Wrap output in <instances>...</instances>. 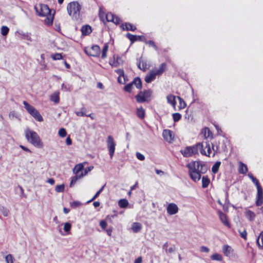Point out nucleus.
<instances>
[{
	"mask_svg": "<svg viewBox=\"0 0 263 263\" xmlns=\"http://www.w3.org/2000/svg\"><path fill=\"white\" fill-rule=\"evenodd\" d=\"M136 157L138 159L141 161H143L145 159L144 156L139 152H137L136 154Z\"/></svg>",
	"mask_w": 263,
	"mask_h": 263,
	"instance_id": "nucleus-56",
	"label": "nucleus"
},
{
	"mask_svg": "<svg viewBox=\"0 0 263 263\" xmlns=\"http://www.w3.org/2000/svg\"><path fill=\"white\" fill-rule=\"evenodd\" d=\"M120 27L122 28L123 30H125L127 31L130 30L134 31L136 29V27L129 23H125L124 24H122L120 25Z\"/></svg>",
	"mask_w": 263,
	"mask_h": 263,
	"instance_id": "nucleus-16",
	"label": "nucleus"
},
{
	"mask_svg": "<svg viewBox=\"0 0 263 263\" xmlns=\"http://www.w3.org/2000/svg\"><path fill=\"white\" fill-rule=\"evenodd\" d=\"M71 228V224L69 222H66L64 223V230L66 232H68L70 231Z\"/></svg>",
	"mask_w": 263,
	"mask_h": 263,
	"instance_id": "nucleus-51",
	"label": "nucleus"
},
{
	"mask_svg": "<svg viewBox=\"0 0 263 263\" xmlns=\"http://www.w3.org/2000/svg\"><path fill=\"white\" fill-rule=\"evenodd\" d=\"M221 164L220 161H216L212 167V172L214 174H216L219 170V167Z\"/></svg>",
	"mask_w": 263,
	"mask_h": 263,
	"instance_id": "nucleus-33",
	"label": "nucleus"
},
{
	"mask_svg": "<svg viewBox=\"0 0 263 263\" xmlns=\"http://www.w3.org/2000/svg\"><path fill=\"white\" fill-rule=\"evenodd\" d=\"M5 260L7 263H13V256L11 254H8L5 257Z\"/></svg>",
	"mask_w": 263,
	"mask_h": 263,
	"instance_id": "nucleus-54",
	"label": "nucleus"
},
{
	"mask_svg": "<svg viewBox=\"0 0 263 263\" xmlns=\"http://www.w3.org/2000/svg\"><path fill=\"white\" fill-rule=\"evenodd\" d=\"M211 134H212V133L209 128L206 127L204 128V136L205 137H210V136Z\"/></svg>",
	"mask_w": 263,
	"mask_h": 263,
	"instance_id": "nucleus-59",
	"label": "nucleus"
},
{
	"mask_svg": "<svg viewBox=\"0 0 263 263\" xmlns=\"http://www.w3.org/2000/svg\"><path fill=\"white\" fill-rule=\"evenodd\" d=\"M93 167V166H90L87 167L85 169H84V173H81L83 175V176L86 175L89 172L91 171Z\"/></svg>",
	"mask_w": 263,
	"mask_h": 263,
	"instance_id": "nucleus-57",
	"label": "nucleus"
},
{
	"mask_svg": "<svg viewBox=\"0 0 263 263\" xmlns=\"http://www.w3.org/2000/svg\"><path fill=\"white\" fill-rule=\"evenodd\" d=\"M116 72L119 75V77H124V72L123 69H117Z\"/></svg>",
	"mask_w": 263,
	"mask_h": 263,
	"instance_id": "nucleus-61",
	"label": "nucleus"
},
{
	"mask_svg": "<svg viewBox=\"0 0 263 263\" xmlns=\"http://www.w3.org/2000/svg\"><path fill=\"white\" fill-rule=\"evenodd\" d=\"M166 64L165 63H162L159 68L155 71L157 75L161 74L166 69Z\"/></svg>",
	"mask_w": 263,
	"mask_h": 263,
	"instance_id": "nucleus-26",
	"label": "nucleus"
},
{
	"mask_svg": "<svg viewBox=\"0 0 263 263\" xmlns=\"http://www.w3.org/2000/svg\"><path fill=\"white\" fill-rule=\"evenodd\" d=\"M157 76V73H155V71H151L145 76V81L147 83H151L156 79Z\"/></svg>",
	"mask_w": 263,
	"mask_h": 263,
	"instance_id": "nucleus-14",
	"label": "nucleus"
},
{
	"mask_svg": "<svg viewBox=\"0 0 263 263\" xmlns=\"http://www.w3.org/2000/svg\"><path fill=\"white\" fill-rule=\"evenodd\" d=\"M49 15L47 16L45 20V23L48 25H51L53 23V16H51L50 15V13L49 14Z\"/></svg>",
	"mask_w": 263,
	"mask_h": 263,
	"instance_id": "nucleus-43",
	"label": "nucleus"
},
{
	"mask_svg": "<svg viewBox=\"0 0 263 263\" xmlns=\"http://www.w3.org/2000/svg\"><path fill=\"white\" fill-rule=\"evenodd\" d=\"M121 22L120 18L118 17L117 16H115V20H114V22H112L114 23H115L116 25L119 24L120 22Z\"/></svg>",
	"mask_w": 263,
	"mask_h": 263,
	"instance_id": "nucleus-63",
	"label": "nucleus"
},
{
	"mask_svg": "<svg viewBox=\"0 0 263 263\" xmlns=\"http://www.w3.org/2000/svg\"><path fill=\"white\" fill-rule=\"evenodd\" d=\"M246 216L250 221H252L254 220L255 215L253 212L249 210L246 212Z\"/></svg>",
	"mask_w": 263,
	"mask_h": 263,
	"instance_id": "nucleus-31",
	"label": "nucleus"
},
{
	"mask_svg": "<svg viewBox=\"0 0 263 263\" xmlns=\"http://www.w3.org/2000/svg\"><path fill=\"white\" fill-rule=\"evenodd\" d=\"M248 171V169L247 165L242 162H240L238 167L239 173L241 174H246Z\"/></svg>",
	"mask_w": 263,
	"mask_h": 263,
	"instance_id": "nucleus-22",
	"label": "nucleus"
},
{
	"mask_svg": "<svg viewBox=\"0 0 263 263\" xmlns=\"http://www.w3.org/2000/svg\"><path fill=\"white\" fill-rule=\"evenodd\" d=\"M25 137L28 142L37 147H41L43 143L40 136L34 131L30 129L28 127L25 130Z\"/></svg>",
	"mask_w": 263,
	"mask_h": 263,
	"instance_id": "nucleus-2",
	"label": "nucleus"
},
{
	"mask_svg": "<svg viewBox=\"0 0 263 263\" xmlns=\"http://www.w3.org/2000/svg\"><path fill=\"white\" fill-rule=\"evenodd\" d=\"M137 116L140 119H143L145 117V110L142 107H140L137 109L136 111Z\"/></svg>",
	"mask_w": 263,
	"mask_h": 263,
	"instance_id": "nucleus-27",
	"label": "nucleus"
},
{
	"mask_svg": "<svg viewBox=\"0 0 263 263\" xmlns=\"http://www.w3.org/2000/svg\"><path fill=\"white\" fill-rule=\"evenodd\" d=\"M118 205L121 208H125L128 205V201L126 199H121L119 200Z\"/></svg>",
	"mask_w": 263,
	"mask_h": 263,
	"instance_id": "nucleus-32",
	"label": "nucleus"
},
{
	"mask_svg": "<svg viewBox=\"0 0 263 263\" xmlns=\"http://www.w3.org/2000/svg\"><path fill=\"white\" fill-rule=\"evenodd\" d=\"M197 146L195 144L192 146H188L184 148L183 149L180 150L181 154L184 157H190L193 155L197 154Z\"/></svg>",
	"mask_w": 263,
	"mask_h": 263,
	"instance_id": "nucleus-5",
	"label": "nucleus"
},
{
	"mask_svg": "<svg viewBox=\"0 0 263 263\" xmlns=\"http://www.w3.org/2000/svg\"><path fill=\"white\" fill-rule=\"evenodd\" d=\"M211 258L213 260L221 261L222 260V256L218 253H214L211 255Z\"/></svg>",
	"mask_w": 263,
	"mask_h": 263,
	"instance_id": "nucleus-38",
	"label": "nucleus"
},
{
	"mask_svg": "<svg viewBox=\"0 0 263 263\" xmlns=\"http://www.w3.org/2000/svg\"><path fill=\"white\" fill-rule=\"evenodd\" d=\"M173 121L174 122L179 121L181 118V115L180 113L176 112L172 115Z\"/></svg>",
	"mask_w": 263,
	"mask_h": 263,
	"instance_id": "nucleus-42",
	"label": "nucleus"
},
{
	"mask_svg": "<svg viewBox=\"0 0 263 263\" xmlns=\"http://www.w3.org/2000/svg\"><path fill=\"white\" fill-rule=\"evenodd\" d=\"M84 165L82 163L77 164L73 168V172L74 174L80 175L81 173H84Z\"/></svg>",
	"mask_w": 263,
	"mask_h": 263,
	"instance_id": "nucleus-20",
	"label": "nucleus"
},
{
	"mask_svg": "<svg viewBox=\"0 0 263 263\" xmlns=\"http://www.w3.org/2000/svg\"><path fill=\"white\" fill-rule=\"evenodd\" d=\"M231 250V247L228 245H224L223 247V252L227 256H228V254H230Z\"/></svg>",
	"mask_w": 263,
	"mask_h": 263,
	"instance_id": "nucleus-47",
	"label": "nucleus"
},
{
	"mask_svg": "<svg viewBox=\"0 0 263 263\" xmlns=\"http://www.w3.org/2000/svg\"><path fill=\"white\" fill-rule=\"evenodd\" d=\"M85 52L88 55L98 57L100 54V48L97 45H94L90 48H85Z\"/></svg>",
	"mask_w": 263,
	"mask_h": 263,
	"instance_id": "nucleus-7",
	"label": "nucleus"
},
{
	"mask_svg": "<svg viewBox=\"0 0 263 263\" xmlns=\"http://www.w3.org/2000/svg\"><path fill=\"white\" fill-rule=\"evenodd\" d=\"M256 188L257 193L255 204L256 206H259L261 205L263 203V190L261 185Z\"/></svg>",
	"mask_w": 263,
	"mask_h": 263,
	"instance_id": "nucleus-10",
	"label": "nucleus"
},
{
	"mask_svg": "<svg viewBox=\"0 0 263 263\" xmlns=\"http://www.w3.org/2000/svg\"><path fill=\"white\" fill-rule=\"evenodd\" d=\"M131 228L134 232L138 233L142 229V225L139 222H134L132 225Z\"/></svg>",
	"mask_w": 263,
	"mask_h": 263,
	"instance_id": "nucleus-24",
	"label": "nucleus"
},
{
	"mask_svg": "<svg viewBox=\"0 0 263 263\" xmlns=\"http://www.w3.org/2000/svg\"><path fill=\"white\" fill-rule=\"evenodd\" d=\"M218 213L221 222L226 227L230 228L231 224L228 220L227 215L221 211H219Z\"/></svg>",
	"mask_w": 263,
	"mask_h": 263,
	"instance_id": "nucleus-13",
	"label": "nucleus"
},
{
	"mask_svg": "<svg viewBox=\"0 0 263 263\" xmlns=\"http://www.w3.org/2000/svg\"><path fill=\"white\" fill-rule=\"evenodd\" d=\"M210 182V179L208 176H203L202 178V187L203 188H206L209 185Z\"/></svg>",
	"mask_w": 263,
	"mask_h": 263,
	"instance_id": "nucleus-29",
	"label": "nucleus"
},
{
	"mask_svg": "<svg viewBox=\"0 0 263 263\" xmlns=\"http://www.w3.org/2000/svg\"><path fill=\"white\" fill-rule=\"evenodd\" d=\"M106 142L110 158L112 159L115 151L116 142L111 136L107 137Z\"/></svg>",
	"mask_w": 263,
	"mask_h": 263,
	"instance_id": "nucleus-6",
	"label": "nucleus"
},
{
	"mask_svg": "<svg viewBox=\"0 0 263 263\" xmlns=\"http://www.w3.org/2000/svg\"><path fill=\"white\" fill-rule=\"evenodd\" d=\"M175 250H176L175 246L173 245L172 246H171L167 249V252L166 253H172L174 252L175 251Z\"/></svg>",
	"mask_w": 263,
	"mask_h": 263,
	"instance_id": "nucleus-62",
	"label": "nucleus"
},
{
	"mask_svg": "<svg viewBox=\"0 0 263 263\" xmlns=\"http://www.w3.org/2000/svg\"><path fill=\"white\" fill-rule=\"evenodd\" d=\"M82 177L83 176L82 173H81L80 175L75 174V175L71 178V180L70 183V186L72 187L74 184L76 183L77 180Z\"/></svg>",
	"mask_w": 263,
	"mask_h": 263,
	"instance_id": "nucleus-28",
	"label": "nucleus"
},
{
	"mask_svg": "<svg viewBox=\"0 0 263 263\" xmlns=\"http://www.w3.org/2000/svg\"><path fill=\"white\" fill-rule=\"evenodd\" d=\"M24 105V107L28 111V112L36 120L39 122H42L43 118L39 111L35 109L31 105L29 104L27 101H24L23 102Z\"/></svg>",
	"mask_w": 263,
	"mask_h": 263,
	"instance_id": "nucleus-3",
	"label": "nucleus"
},
{
	"mask_svg": "<svg viewBox=\"0 0 263 263\" xmlns=\"http://www.w3.org/2000/svg\"><path fill=\"white\" fill-rule=\"evenodd\" d=\"M51 100L55 103H58L60 101L59 96L58 93H54L51 96Z\"/></svg>",
	"mask_w": 263,
	"mask_h": 263,
	"instance_id": "nucleus-45",
	"label": "nucleus"
},
{
	"mask_svg": "<svg viewBox=\"0 0 263 263\" xmlns=\"http://www.w3.org/2000/svg\"><path fill=\"white\" fill-rule=\"evenodd\" d=\"M99 224L103 230H105L107 227V222L105 220H102L100 221Z\"/></svg>",
	"mask_w": 263,
	"mask_h": 263,
	"instance_id": "nucleus-55",
	"label": "nucleus"
},
{
	"mask_svg": "<svg viewBox=\"0 0 263 263\" xmlns=\"http://www.w3.org/2000/svg\"><path fill=\"white\" fill-rule=\"evenodd\" d=\"M200 251L202 252L208 253L210 251V249L205 246H202L200 248Z\"/></svg>",
	"mask_w": 263,
	"mask_h": 263,
	"instance_id": "nucleus-64",
	"label": "nucleus"
},
{
	"mask_svg": "<svg viewBox=\"0 0 263 263\" xmlns=\"http://www.w3.org/2000/svg\"><path fill=\"white\" fill-rule=\"evenodd\" d=\"M256 243L260 249L263 250V231L260 233L256 240Z\"/></svg>",
	"mask_w": 263,
	"mask_h": 263,
	"instance_id": "nucleus-23",
	"label": "nucleus"
},
{
	"mask_svg": "<svg viewBox=\"0 0 263 263\" xmlns=\"http://www.w3.org/2000/svg\"><path fill=\"white\" fill-rule=\"evenodd\" d=\"M115 15L113 13L110 12L106 14L105 17L106 20L107 22H114V20H115Z\"/></svg>",
	"mask_w": 263,
	"mask_h": 263,
	"instance_id": "nucleus-41",
	"label": "nucleus"
},
{
	"mask_svg": "<svg viewBox=\"0 0 263 263\" xmlns=\"http://www.w3.org/2000/svg\"><path fill=\"white\" fill-rule=\"evenodd\" d=\"M106 184H105L104 185H103L100 190L97 192V193L95 194V195L93 196V197L88 201H87V203H89L91 202L92 201L94 200L95 199H96L99 195L101 194V193L103 191L104 187L105 186Z\"/></svg>",
	"mask_w": 263,
	"mask_h": 263,
	"instance_id": "nucleus-35",
	"label": "nucleus"
},
{
	"mask_svg": "<svg viewBox=\"0 0 263 263\" xmlns=\"http://www.w3.org/2000/svg\"><path fill=\"white\" fill-rule=\"evenodd\" d=\"M239 233L241 238H243L245 240H247V232L246 229H243L242 231L239 230Z\"/></svg>",
	"mask_w": 263,
	"mask_h": 263,
	"instance_id": "nucleus-53",
	"label": "nucleus"
},
{
	"mask_svg": "<svg viewBox=\"0 0 263 263\" xmlns=\"http://www.w3.org/2000/svg\"><path fill=\"white\" fill-rule=\"evenodd\" d=\"M81 8V5L76 1L69 3L67 6L68 14L74 21L80 20V11Z\"/></svg>",
	"mask_w": 263,
	"mask_h": 263,
	"instance_id": "nucleus-1",
	"label": "nucleus"
},
{
	"mask_svg": "<svg viewBox=\"0 0 263 263\" xmlns=\"http://www.w3.org/2000/svg\"><path fill=\"white\" fill-rule=\"evenodd\" d=\"M166 99L167 103L170 104L175 109L176 105V96L170 94L167 96Z\"/></svg>",
	"mask_w": 263,
	"mask_h": 263,
	"instance_id": "nucleus-18",
	"label": "nucleus"
},
{
	"mask_svg": "<svg viewBox=\"0 0 263 263\" xmlns=\"http://www.w3.org/2000/svg\"><path fill=\"white\" fill-rule=\"evenodd\" d=\"M22 35V38L24 40H26L29 41H31V37L30 34L28 33H23L21 34Z\"/></svg>",
	"mask_w": 263,
	"mask_h": 263,
	"instance_id": "nucleus-52",
	"label": "nucleus"
},
{
	"mask_svg": "<svg viewBox=\"0 0 263 263\" xmlns=\"http://www.w3.org/2000/svg\"><path fill=\"white\" fill-rule=\"evenodd\" d=\"M135 98L138 103H144L149 101V99H146L144 96L142 94V91L139 92L135 96Z\"/></svg>",
	"mask_w": 263,
	"mask_h": 263,
	"instance_id": "nucleus-21",
	"label": "nucleus"
},
{
	"mask_svg": "<svg viewBox=\"0 0 263 263\" xmlns=\"http://www.w3.org/2000/svg\"><path fill=\"white\" fill-rule=\"evenodd\" d=\"M141 62H142L141 70L144 71H146V69H147L146 62L143 61L142 60H141Z\"/></svg>",
	"mask_w": 263,
	"mask_h": 263,
	"instance_id": "nucleus-60",
	"label": "nucleus"
},
{
	"mask_svg": "<svg viewBox=\"0 0 263 263\" xmlns=\"http://www.w3.org/2000/svg\"><path fill=\"white\" fill-rule=\"evenodd\" d=\"M81 202L78 201H74L70 203L71 206L72 208H77L80 205H81Z\"/></svg>",
	"mask_w": 263,
	"mask_h": 263,
	"instance_id": "nucleus-58",
	"label": "nucleus"
},
{
	"mask_svg": "<svg viewBox=\"0 0 263 263\" xmlns=\"http://www.w3.org/2000/svg\"><path fill=\"white\" fill-rule=\"evenodd\" d=\"M166 211L169 215H175L178 212V207L175 203H171L168 204Z\"/></svg>",
	"mask_w": 263,
	"mask_h": 263,
	"instance_id": "nucleus-12",
	"label": "nucleus"
},
{
	"mask_svg": "<svg viewBox=\"0 0 263 263\" xmlns=\"http://www.w3.org/2000/svg\"><path fill=\"white\" fill-rule=\"evenodd\" d=\"M162 135L164 139L167 141H171L173 138L172 132L169 129H164L163 131Z\"/></svg>",
	"mask_w": 263,
	"mask_h": 263,
	"instance_id": "nucleus-19",
	"label": "nucleus"
},
{
	"mask_svg": "<svg viewBox=\"0 0 263 263\" xmlns=\"http://www.w3.org/2000/svg\"><path fill=\"white\" fill-rule=\"evenodd\" d=\"M59 135L61 137H65L67 135V132L64 128H61L58 132Z\"/></svg>",
	"mask_w": 263,
	"mask_h": 263,
	"instance_id": "nucleus-48",
	"label": "nucleus"
},
{
	"mask_svg": "<svg viewBox=\"0 0 263 263\" xmlns=\"http://www.w3.org/2000/svg\"><path fill=\"white\" fill-rule=\"evenodd\" d=\"M177 99L179 102V105L178 106L179 109L180 110L186 107V104L184 100L179 96H177Z\"/></svg>",
	"mask_w": 263,
	"mask_h": 263,
	"instance_id": "nucleus-34",
	"label": "nucleus"
},
{
	"mask_svg": "<svg viewBox=\"0 0 263 263\" xmlns=\"http://www.w3.org/2000/svg\"><path fill=\"white\" fill-rule=\"evenodd\" d=\"M195 162L196 169L200 174H205L209 167L206 163L201 161H193Z\"/></svg>",
	"mask_w": 263,
	"mask_h": 263,
	"instance_id": "nucleus-8",
	"label": "nucleus"
},
{
	"mask_svg": "<svg viewBox=\"0 0 263 263\" xmlns=\"http://www.w3.org/2000/svg\"><path fill=\"white\" fill-rule=\"evenodd\" d=\"M133 88V85L130 83L127 84L124 87V90L127 92H130Z\"/></svg>",
	"mask_w": 263,
	"mask_h": 263,
	"instance_id": "nucleus-50",
	"label": "nucleus"
},
{
	"mask_svg": "<svg viewBox=\"0 0 263 263\" xmlns=\"http://www.w3.org/2000/svg\"><path fill=\"white\" fill-rule=\"evenodd\" d=\"M152 91L150 89L144 90L142 91V94L144 96L146 99H149V98L151 97Z\"/></svg>",
	"mask_w": 263,
	"mask_h": 263,
	"instance_id": "nucleus-44",
	"label": "nucleus"
},
{
	"mask_svg": "<svg viewBox=\"0 0 263 263\" xmlns=\"http://www.w3.org/2000/svg\"><path fill=\"white\" fill-rule=\"evenodd\" d=\"M195 146H197V154H198V150H199L202 155L206 156V152L203 148L204 145L202 143H197L195 144Z\"/></svg>",
	"mask_w": 263,
	"mask_h": 263,
	"instance_id": "nucleus-25",
	"label": "nucleus"
},
{
	"mask_svg": "<svg viewBox=\"0 0 263 263\" xmlns=\"http://www.w3.org/2000/svg\"><path fill=\"white\" fill-rule=\"evenodd\" d=\"M37 14L40 16H45L48 14L50 13V10L47 5H41L40 11L37 10V8H35Z\"/></svg>",
	"mask_w": 263,
	"mask_h": 263,
	"instance_id": "nucleus-9",
	"label": "nucleus"
},
{
	"mask_svg": "<svg viewBox=\"0 0 263 263\" xmlns=\"http://www.w3.org/2000/svg\"><path fill=\"white\" fill-rule=\"evenodd\" d=\"M126 36L130 40L132 43L136 41H142L145 40V37L143 35H133L130 33H127Z\"/></svg>",
	"mask_w": 263,
	"mask_h": 263,
	"instance_id": "nucleus-11",
	"label": "nucleus"
},
{
	"mask_svg": "<svg viewBox=\"0 0 263 263\" xmlns=\"http://www.w3.org/2000/svg\"><path fill=\"white\" fill-rule=\"evenodd\" d=\"M118 60H121V58L117 57L116 59L115 56L114 55L113 61L111 60L109 61V64L114 67H118L120 64V62H118Z\"/></svg>",
	"mask_w": 263,
	"mask_h": 263,
	"instance_id": "nucleus-30",
	"label": "nucleus"
},
{
	"mask_svg": "<svg viewBox=\"0 0 263 263\" xmlns=\"http://www.w3.org/2000/svg\"><path fill=\"white\" fill-rule=\"evenodd\" d=\"M186 167L189 169V175L193 181L195 182L198 181L201 179V174L196 169L195 162L187 164Z\"/></svg>",
	"mask_w": 263,
	"mask_h": 263,
	"instance_id": "nucleus-4",
	"label": "nucleus"
},
{
	"mask_svg": "<svg viewBox=\"0 0 263 263\" xmlns=\"http://www.w3.org/2000/svg\"><path fill=\"white\" fill-rule=\"evenodd\" d=\"M51 58L54 60H59L63 58V56L61 53H57L52 54Z\"/></svg>",
	"mask_w": 263,
	"mask_h": 263,
	"instance_id": "nucleus-49",
	"label": "nucleus"
},
{
	"mask_svg": "<svg viewBox=\"0 0 263 263\" xmlns=\"http://www.w3.org/2000/svg\"><path fill=\"white\" fill-rule=\"evenodd\" d=\"M108 45L107 43H105L104 45V46H103V49H102V55H101V58L102 59H104L107 56V52L108 51Z\"/></svg>",
	"mask_w": 263,
	"mask_h": 263,
	"instance_id": "nucleus-36",
	"label": "nucleus"
},
{
	"mask_svg": "<svg viewBox=\"0 0 263 263\" xmlns=\"http://www.w3.org/2000/svg\"><path fill=\"white\" fill-rule=\"evenodd\" d=\"M65 189V185L64 184L57 185L55 186V190L58 193L63 192Z\"/></svg>",
	"mask_w": 263,
	"mask_h": 263,
	"instance_id": "nucleus-46",
	"label": "nucleus"
},
{
	"mask_svg": "<svg viewBox=\"0 0 263 263\" xmlns=\"http://www.w3.org/2000/svg\"><path fill=\"white\" fill-rule=\"evenodd\" d=\"M86 108L83 107L81 108V110L80 111H77L76 112V114L78 116L85 117L86 116Z\"/></svg>",
	"mask_w": 263,
	"mask_h": 263,
	"instance_id": "nucleus-39",
	"label": "nucleus"
},
{
	"mask_svg": "<svg viewBox=\"0 0 263 263\" xmlns=\"http://www.w3.org/2000/svg\"><path fill=\"white\" fill-rule=\"evenodd\" d=\"M9 31V28L6 26H3L1 27V33L3 36H6L8 34Z\"/></svg>",
	"mask_w": 263,
	"mask_h": 263,
	"instance_id": "nucleus-40",
	"label": "nucleus"
},
{
	"mask_svg": "<svg viewBox=\"0 0 263 263\" xmlns=\"http://www.w3.org/2000/svg\"><path fill=\"white\" fill-rule=\"evenodd\" d=\"M132 85H134L136 86L137 89H141L142 87V83L141 79L139 77L135 78L133 81L130 82Z\"/></svg>",
	"mask_w": 263,
	"mask_h": 263,
	"instance_id": "nucleus-17",
	"label": "nucleus"
},
{
	"mask_svg": "<svg viewBox=\"0 0 263 263\" xmlns=\"http://www.w3.org/2000/svg\"><path fill=\"white\" fill-rule=\"evenodd\" d=\"M143 42L146 44H147L149 46L153 47L155 50L158 51V48L156 45L155 42L153 41H152V40L147 41V40L145 39V40H143Z\"/></svg>",
	"mask_w": 263,
	"mask_h": 263,
	"instance_id": "nucleus-37",
	"label": "nucleus"
},
{
	"mask_svg": "<svg viewBox=\"0 0 263 263\" xmlns=\"http://www.w3.org/2000/svg\"><path fill=\"white\" fill-rule=\"evenodd\" d=\"M82 35L86 36L89 35L92 32V29L90 25H83L81 29Z\"/></svg>",
	"mask_w": 263,
	"mask_h": 263,
	"instance_id": "nucleus-15",
	"label": "nucleus"
}]
</instances>
